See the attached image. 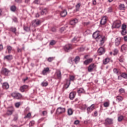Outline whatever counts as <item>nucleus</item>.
I'll return each instance as SVG.
<instances>
[{
	"label": "nucleus",
	"mask_w": 127,
	"mask_h": 127,
	"mask_svg": "<svg viewBox=\"0 0 127 127\" xmlns=\"http://www.w3.org/2000/svg\"><path fill=\"white\" fill-rule=\"evenodd\" d=\"M40 24H41V21L39 19H35L32 21V25L34 27L39 26Z\"/></svg>",
	"instance_id": "39448f33"
},
{
	"label": "nucleus",
	"mask_w": 127,
	"mask_h": 127,
	"mask_svg": "<svg viewBox=\"0 0 127 127\" xmlns=\"http://www.w3.org/2000/svg\"><path fill=\"white\" fill-rule=\"evenodd\" d=\"M77 93H78V94H81L82 93H84V89L79 88V90L77 91Z\"/></svg>",
	"instance_id": "49530a36"
},
{
	"label": "nucleus",
	"mask_w": 127,
	"mask_h": 127,
	"mask_svg": "<svg viewBox=\"0 0 127 127\" xmlns=\"http://www.w3.org/2000/svg\"><path fill=\"white\" fill-rule=\"evenodd\" d=\"M11 96L16 100H20V99L22 98V95L18 92H13L11 94Z\"/></svg>",
	"instance_id": "f03ea898"
},
{
	"label": "nucleus",
	"mask_w": 127,
	"mask_h": 127,
	"mask_svg": "<svg viewBox=\"0 0 127 127\" xmlns=\"http://www.w3.org/2000/svg\"><path fill=\"white\" fill-rule=\"evenodd\" d=\"M118 53H119V50L118 49H115L114 50V53H113V55H114V56L115 55H117Z\"/></svg>",
	"instance_id": "ea45409f"
},
{
	"label": "nucleus",
	"mask_w": 127,
	"mask_h": 127,
	"mask_svg": "<svg viewBox=\"0 0 127 127\" xmlns=\"http://www.w3.org/2000/svg\"><path fill=\"white\" fill-rule=\"evenodd\" d=\"M99 55H103L106 52V50L103 47H100L98 50Z\"/></svg>",
	"instance_id": "ddd939ff"
},
{
	"label": "nucleus",
	"mask_w": 127,
	"mask_h": 127,
	"mask_svg": "<svg viewBox=\"0 0 127 127\" xmlns=\"http://www.w3.org/2000/svg\"><path fill=\"white\" fill-rule=\"evenodd\" d=\"M24 30H25V31H27V32L30 31V28L29 27H24Z\"/></svg>",
	"instance_id": "a19ab883"
},
{
	"label": "nucleus",
	"mask_w": 127,
	"mask_h": 127,
	"mask_svg": "<svg viewBox=\"0 0 127 127\" xmlns=\"http://www.w3.org/2000/svg\"><path fill=\"white\" fill-rule=\"evenodd\" d=\"M76 23H78V19L75 18L70 21L71 25H75Z\"/></svg>",
	"instance_id": "6ab92c4d"
},
{
	"label": "nucleus",
	"mask_w": 127,
	"mask_h": 127,
	"mask_svg": "<svg viewBox=\"0 0 127 127\" xmlns=\"http://www.w3.org/2000/svg\"><path fill=\"white\" fill-rule=\"evenodd\" d=\"M30 118H31V113H29L24 116V119H30Z\"/></svg>",
	"instance_id": "72a5a7b5"
},
{
	"label": "nucleus",
	"mask_w": 127,
	"mask_h": 127,
	"mask_svg": "<svg viewBox=\"0 0 127 127\" xmlns=\"http://www.w3.org/2000/svg\"><path fill=\"white\" fill-rule=\"evenodd\" d=\"M123 78V74H121L120 75H118V80H122Z\"/></svg>",
	"instance_id": "5fc2aeb1"
},
{
	"label": "nucleus",
	"mask_w": 127,
	"mask_h": 127,
	"mask_svg": "<svg viewBox=\"0 0 127 127\" xmlns=\"http://www.w3.org/2000/svg\"><path fill=\"white\" fill-rule=\"evenodd\" d=\"M28 86L25 85H23L22 86L20 87V91L22 93H23V92H24V91H25L26 89H28Z\"/></svg>",
	"instance_id": "a211bd4d"
},
{
	"label": "nucleus",
	"mask_w": 127,
	"mask_h": 127,
	"mask_svg": "<svg viewBox=\"0 0 127 127\" xmlns=\"http://www.w3.org/2000/svg\"><path fill=\"white\" fill-rule=\"evenodd\" d=\"M74 61L75 63H76V64H77V63H78L79 62V61H80V57L76 56L75 57V58L74 59Z\"/></svg>",
	"instance_id": "2f4dec72"
},
{
	"label": "nucleus",
	"mask_w": 127,
	"mask_h": 127,
	"mask_svg": "<svg viewBox=\"0 0 127 127\" xmlns=\"http://www.w3.org/2000/svg\"><path fill=\"white\" fill-rule=\"evenodd\" d=\"M50 71L49 67H45L42 71V74L44 75H47V73H49Z\"/></svg>",
	"instance_id": "f8f14e48"
},
{
	"label": "nucleus",
	"mask_w": 127,
	"mask_h": 127,
	"mask_svg": "<svg viewBox=\"0 0 127 127\" xmlns=\"http://www.w3.org/2000/svg\"><path fill=\"white\" fill-rule=\"evenodd\" d=\"M109 62H110V58H106L105 60H103V64H104V65L108 64Z\"/></svg>",
	"instance_id": "bb28decb"
},
{
	"label": "nucleus",
	"mask_w": 127,
	"mask_h": 127,
	"mask_svg": "<svg viewBox=\"0 0 127 127\" xmlns=\"http://www.w3.org/2000/svg\"><path fill=\"white\" fill-rule=\"evenodd\" d=\"M20 106V102H17L15 104V106L16 108H19Z\"/></svg>",
	"instance_id": "3c124183"
},
{
	"label": "nucleus",
	"mask_w": 127,
	"mask_h": 127,
	"mask_svg": "<svg viewBox=\"0 0 127 127\" xmlns=\"http://www.w3.org/2000/svg\"><path fill=\"white\" fill-rule=\"evenodd\" d=\"M76 96V92H71L69 95V98L70 100H74Z\"/></svg>",
	"instance_id": "2eb2a0df"
},
{
	"label": "nucleus",
	"mask_w": 127,
	"mask_h": 127,
	"mask_svg": "<svg viewBox=\"0 0 127 127\" xmlns=\"http://www.w3.org/2000/svg\"><path fill=\"white\" fill-rule=\"evenodd\" d=\"M54 59H55V57H49V58L47 59V61L48 62H52Z\"/></svg>",
	"instance_id": "f704fd0d"
},
{
	"label": "nucleus",
	"mask_w": 127,
	"mask_h": 127,
	"mask_svg": "<svg viewBox=\"0 0 127 127\" xmlns=\"http://www.w3.org/2000/svg\"><path fill=\"white\" fill-rule=\"evenodd\" d=\"M108 12H112V11H113V8H112V7L108 8Z\"/></svg>",
	"instance_id": "4d7b16f0"
},
{
	"label": "nucleus",
	"mask_w": 127,
	"mask_h": 127,
	"mask_svg": "<svg viewBox=\"0 0 127 127\" xmlns=\"http://www.w3.org/2000/svg\"><path fill=\"white\" fill-rule=\"evenodd\" d=\"M113 72L114 74H116L118 76H119V75H121V72H120V70H118L117 68L113 69Z\"/></svg>",
	"instance_id": "393cba45"
},
{
	"label": "nucleus",
	"mask_w": 127,
	"mask_h": 127,
	"mask_svg": "<svg viewBox=\"0 0 127 127\" xmlns=\"http://www.w3.org/2000/svg\"><path fill=\"white\" fill-rule=\"evenodd\" d=\"M127 30V25L123 24L122 26V30Z\"/></svg>",
	"instance_id": "de8ad7c7"
},
{
	"label": "nucleus",
	"mask_w": 127,
	"mask_h": 127,
	"mask_svg": "<svg viewBox=\"0 0 127 127\" xmlns=\"http://www.w3.org/2000/svg\"><path fill=\"white\" fill-rule=\"evenodd\" d=\"M64 30H65V27H62L60 29L61 32H63V31H64Z\"/></svg>",
	"instance_id": "680f3d73"
},
{
	"label": "nucleus",
	"mask_w": 127,
	"mask_h": 127,
	"mask_svg": "<svg viewBox=\"0 0 127 127\" xmlns=\"http://www.w3.org/2000/svg\"><path fill=\"white\" fill-rule=\"evenodd\" d=\"M4 59L7 60H11V59H12V56L10 55L6 56L4 57Z\"/></svg>",
	"instance_id": "c756f323"
},
{
	"label": "nucleus",
	"mask_w": 127,
	"mask_h": 127,
	"mask_svg": "<svg viewBox=\"0 0 127 127\" xmlns=\"http://www.w3.org/2000/svg\"><path fill=\"white\" fill-rule=\"evenodd\" d=\"M83 25H84V26H86L87 25H89V24H90V22H83Z\"/></svg>",
	"instance_id": "6e6d98bb"
},
{
	"label": "nucleus",
	"mask_w": 127,
	"mask_h": 127,
	"mask_svg": "<svg viewBox=\"0 0 127 127\" xmlns=\"http://www.w3.org/2000/svg\"><path fill=\"white\" fill-rule=\"evenodd\" d=\"M92 62H93V58H90L85 61L84 62V64H85V65H88V64H89V63H92Z\"/></svg>",
	"instance_id": "aec40b11"
},
{
	"label": "nucleus",
	"mask_w": 127,
	"mask_h": 127,
	"mask_svg": "<svg viewBox=\"0 0 127 127\" xmlns=\"http://www.w3.org/2000/svg\"><path fill=\"white\" fill-rule=\"evenodd\" d=\"M127 30H122L121 34L122 35H126L127 34Z\"/></svg>",
	"instance_id": "c03bdc74"
},
{
	"label": "nucleus",
	"mask_w": 127,
	"mask_h": 127,
	"mask_svg": "<svg viewBox=\"0 0 127 127\" xmlns=\"http://www.w3.org/2000/svg\"><path fill=\"white\" fill-rule=\"evenodd\" d=\"M47 13V8H45L41 11V14L42 15H43V14H46Z\"/></svg>",
	"instance_id": "c85d7f7f"
},
{
	"label": "nucleus",
	"mask_w": 127,
	"mask_h": 127,
	"mask_svg": "<svg viewBox=\"0 0 127 127\" xmlns=\"http://www.w3.org/2000/svg\"><path fill=\"white\" fill-rule=\"evenodd\" d=\"M110 106V103L108 102H106L104 103V106L105 108H108V107H109Z\"/></svg>",
	"instance_id": "a18cd8bd"
},
{
	"label": "nucleus",
	"mask_w": 127,
	"mask_h": 127,
	"mask_svg": "<svg viewBox=\"0 0 127 127\" xmlns=\"http://www.w3.org/2000/svg\"><path fill=\"white\" fill-rule=\"evenodd\" d=\"M18 119V117H17V116H15L14 117L13 121L15 122L16 121H17Z\"/></svg>",
	"instance_id": "338daca9"
},
{
	"label": "nucleus",
	"mask_w": 127,
	"mask_h": 127,
	"mask_svg": "<svg viewBox=\"0 0 127 127\" xmlns=\"http://www.w3.org/2000/svg\"><path fill=\"white\" fill-rule=\"evenodd\" d=\"M124 120V116L123 115H120L118 117V122H122Z\"/></svg>",
	"instance_id": "c9c22d12"
},
{
	"label": "nucleus",
	"mask_w": 127,
	"mask_h": 127,
	"mask_svg": "<svg viewBox=\"0 0 127 127\" xmlns=\"http://www.w3.org/2000/svg\"><path fill=\"white\" fill-rule=\"evenodd\" d=\"M78 51L81 52L82 51H84V48H80L78 49Z\"/></svg>",
	"instance_id": "bf43d9fd"
},
{
	"label": "nucleus",
	"mask_w": 127,
	"mask_h": 127,
	"mask_svg": "<svg viewBox=\"0 0 127 127\" xmlns=\"http://www.w3.org/2000/svg\"><path fill=\"white\" fill-rule=\"evenodd\" d=\"M7 50L8 51V53H11V50H12V47L10 46H7Z\"/></svg>",
	"instance_id": "7c9ffc66"
},
{
	"label": "nucleus",
	"mask_w": 127,
	"mask_h": 127,
	"mask_svg": "<svg viewBox=\"0 0 127 127\" xmlns=\"http://www.w3.org/2000/svg\"><path fill=\"white\" fill-rule=\"evenodd\" d=\"M121 40H122V38L121 37L117 38L115 40V45L116 46H119L121 44Z\"/></svg>",
	"instance_id": "dca6fc26"
},
{
	"label": "nucleus",
	"mask_w": 127,
	"mask_h": 127,
	"mask_svg": "<svg viewBox=\"0 0 127 127\" xmlns=\"http://www.w3.org/2000/svg\"><path fill=\"white\" fill-rule=\"evenodd\" d=\"M34 2H35V3H37V4H38L40 3V1H39V0H35L34 1Z\"/></svg>",
	"instance_id": "0e129e2a"
},
{
	"label": "nucleus",
	"mask_w": 127,
	"mask_h": 127,
	"mask_svg": "<svg viewBox=\"0 0 127 127\" xmlns=\"http://www.w3.org/2000/svg\"><path fill=\"white\" fill-rule=\"evenodd\" d=\"M42 114V115L44 116H47V114H48L47 111H43Z\"/></svg>",
	"instance_id": "864d4df0"
},
{
	"label": "nucleus",
	"mask_w": 127,
	"mask_h": 127,
	"mask_svg": "<svg viewBox=\"0 0 127 127\" xmlns=\"http://www.w3.org/2000/svg\"><path fill=\"white\" fill-rule=\"evenodd\" d=\"M9 31H11L13 33L16 34V28L14 27H11L9 28Z\"/></svg>",
	"instance_id": "4be33fe9"
},
{
	"label": "nucleus",
	"mask_w": 127,
	"mask_h": 127,
	"mask_svg": "<svg viewBox=\"0 0 127 127\" xmlns=\"http://www.w3.org/2000/svg\"><path fill=\"white\" fill-rule=\"evenodd\" d=\"M72 48L73 46L70 44H66L64 47V49L65 52H69L70 50H72Z\"/></svg>",
	"instance_id": "20e7f679"
},
{
	"label": "nucleus",
	"mask_w": 127,
	"mask_h": 127,
	"mask_svg": "<svg viewBox=\"0 0 127 127\" xmlns=\"http://www.w3.org/2000/svg\"><path fill=\"white\" fill-rule=\"evenodd\" d=\"M55 74L58 79H61L62 75L61 74V71H60V70L57 69Z\"/></svg>",
	"instance_id": "4468645a"
},
{
	"label": "nucleus",
	"mask_w": 127,
	"mask_h": 127,
	"mask_svg": "<svg viewBox=\"0 0 127 127\" xmlns=\"http://www.w3.org/2000/svg\"><path fill=\"white\" fill-rule=\"evenodd\" d=\"M66 112V109L63 107H59L56 110L57 115H61V114H64Z\"/></svg>",
	"instance_id": "7ed1b4c3"
},
{
	"label": "nucleus",
	"mask_w": 127,
	"mask_h": 127,
	"mask_svg": "<svg viewBox=\"0 0 127 127\" xmlns=\"http://www.w3.org/2000/svg\"><path fill=\"white\" fill-rule=\"evenodd\" d=\"M12 113H13V109L11 108V109L7 110L6 115L7 116H11V115H12Z\"/></svg>",
	"instance_id": "412c9836"
},
{
	"label": "nucleus",
	"mask_w": 127,
	"mask_h": 127,
	"mask_svg": "<svg viewBox=\"0 0 127 127\" xmlns=\"http://www.w3.org/2000/svg\"><path fill=\"white\" fill-rule=\"evenodd\" d=\"M119 9H121V10H124V9H125V4H120L119 5Z\"/></svg>",
	"instance_id": "e433bc0d"
},
{
	"label": "nucleus",
	"mask_w": 127,
	"mask_h": 127,
	"mask_svg": "<svg viewBox=\"0 0 127 127\" xmlns=\"http://www.w3.org/2000/svg\"><path fill=\"white\" fill-rule=\"evenodd\" d=\"M69 80H67L66 81V83L65 84V86H67L66 87V89H67V88H69V86H70V84H71L70 81H74L75 80V76L74 75H70Z\"/></svg>",
	"instance_id": "6e6552de"
},
{
	"label": "nucleus",
	"mask_w": 127,
	"mask_h": 127,
	"mask_svg": "<svg viewBox=\"0 0 127 127\" xmlns=\"http://www.w3.org/2000/svg\"><path fill=\"white\" fill-rule=\"evenodd\" d=\"M106 22H107V17L106 16H104L101 19L100 21V24H101L102 25H104L106 24Z\"/></svg>",
	"instance_id": "f3484780"
},
{
	"label": "nucleus",
	"mask_w": 127,
	"mask_h": 127,
	"mask_svg": "<svg viewBox=\"0 0 127 127\" xmlns=\"http://www.w3.org/2000/svg\"><path fill=\"white\" fill-rule=\"evenodd\" d=\"M95 108H96V105H95V104H92L91 106L88 107L87 109V114L92 113V112L95 110Z\"/></svg>",
	"instance_id": "9b49d317"
},
{
	"label": "nucleus",
	"mask_w": 127,
	"mask_h": 127,
	"mask_svg": "<svg viewBox=\"0 0 127 127\" xmlns=\"http://www.w3.org/2000/svg\"><path fill=\"white\" fill-rule=\"evenodd\" d=\"M93 37L94 39H96L97 42H100V45L101 46L107 40V37L105 36L101 35V32L99 31H96L93 33Z\"/></svg>",
	"instance_id": "f257e3e1"
},
{
	"label": "nucleus",
	"mask_w": 127,
	"mask_h": 127,
	"mask_svg": "<svg viewBox=\"0 0 127 127\" xmlns=\"http://www.w3.org/2000/svg\"><path fill=\"white\" fill-rule=\"evenodd\" d=\"M79 123H80V121H79V120H76L74 121V125H79Z\"/></svg>",
	"instance_id": "13d9d810"
},
{
	"label": "nucleus",
	"mask_w": 127,
	"mask_h": 127,
	"mask_svg": "<svg viewBox=\"0 0 127 127\" xmlns=\"http://www.w3.org/2000/svg\"><path fill=\"white\" fill-rule=\"evenodd\" d=\"M113 28H120L121 27V21L117 20L113 23L112 25Z\"/></svg>",
	"instance_id": "1a4fd4ad"
},
{
	"label": "nucleus",
	"mask_w": 127,
	"mask_h": 127,
	"mask_svg": "<svg viewBox=\"0 0 127 127\" xmlns=\"http://www.w3.org/2000/svg\"><path fill=\"white\" fill-rule=\"evenodd\" d=\"M80 6H81V4L80 3H78L76 5L75 7L76 11H78L79 10V9H80Z\"/></svg>",
	"instance_id": "79ce46f5"
},
{
	"label": "nucleus",
	"mask_w": 127,
	"mask_h": 127,
	"mask_svg": "<svg viewBox=\"0 0 127 127\" xmlns=\"http://www.w3.org/2000/svg\"><path fill=\"white\" fill-rule=\"evenodd\" d=\"M61 15L63 17H64L66 15H67V10H64L61 12Z\"/></svg>",
	"instance_id": "b1692460"
},
{
	"label": "nucleus",
	"mask_w": 127,
	"mask_h": 127,
	"mask_svg": "<svg viewBox=\"0 0 127 127\" xmlns=\"http://www.w3.org/2000/svg\"><path fill=\"white\" fill-rule=\"evenodd\" d=\"M124 38L125 41H126L127 42V36H125L124 37Z\"/></svg>",
	"instance_id": "774afa93"
},
{
	"label": "nucleus",
	"mask_w": 127,
	"mask_h": 127,
	"mask_svg": "<svg viewBox=\"0 0 127 127\" xmlns=\"http://www.w3.org/2000/svg\"><path fill=\"white\" fill-rule=\"evenodd\" d=\"M10 9L11 11H15V10H16V7H15V6L14 5L11 6L10 7Z\"/></svg>",
	"instance_id": "37998d69"
},
{
	"label": "nucleus",
	"mask_w": 127,
	"mask_h": 127,
	"mask_svg": "<svg viewBox=\"0 0 127 127\" xmlns=\"http://www.w3.org/2000/svg\"><path fill=\"white\" fill-rule=\"evenodd\" d=\"M35 124V122L34 121H31L30 123V126H32L33 125H34Z\"/></svg>",
	"instance_id": "052dcab7"
},
{
	"label": "nucleus",
	"mask_w": 127,
	"mask_h": 127,
	"mask_svg": "<svg viewBox=\"0 0 127 127\" xmlns=\"http://www.w3.org/2000/svg\"><path fill=\"white\" fill-rule=\"evenodd\" d=\"M127 49V45H123L121 46V51H124V50H126Z\"/></svg>",
	"instance_id": "58836bf2"
},
{
	"label": "nucleus",
	"mask_w": 127,
	"mask_h": 127,
	"mask_svg": "<svg viewBox=\"0 0 127 127\" xmlns=\"http://www.w3.org/2000/svg\"><path fill=\"white\" fill-rule=\"evenodd\" d=\"M117 102H122L123 101V97L121 96H118L116 97Z\"/></svg>",
	"instance_id": "473e14b6"
},
{
	"label": "nucleus",
	"mask_w": 127,
	"mask_h": 127,
	"mask_svg": "<svg viewBox=\"0 0 127 127\" xmlns=\"http://www.w3.org/2000/svg\"><path fill=\"white\" fill-rule=\"evenodd\" d=\"M95 117H98V111H96L94 113Z\"/></svg>",
	"instance_id": "e2e57ef3"
},
{
	"label": "nucleus",
	"mask_w": 127,
	"mask_h": 127,
	"mask_svg": "<svg viewBox=\"0 0 127 127\" xmlns=\"http://www.w3.org/2000/svg\"><path fill=\"white\" fill-rule=\"evenodd\" d=\"M67 114L68 116H72L73 115V110H72V109L69 108L68 109Z\"/></svg>",
	"instance_id": "cd10ccee"
},
{
	"label": "nucleus",
	"mask_w": 127,
	"mask_h": 127,
	"mask_svg": "<svg viewBox=\"0 0 127 127\" xmlns=\"http://www.w3.org/2000/svg\"><path fill=\"white\" fill-rule=\"evenodd\" d=\"M118 60L121 63H124V62L125 61V58H124V56L122 55L121 56L119 57V58H118Z\"/></svg>",
	"instance_id": "a878e982"
},
{
	"label": "nucleus",
	"mask_w": 127,
	"mask_h": 127,
	"mask_svg": "<svg viewBox=\"0 0 127 127\" xmlns=\"http://www.w3.org/2000/svg\"><path fill=\"white\" fill-rule=\"evenodd\" d=\"M2 88L3 89H7L8 88H9V85H8V83L6 82H4L2 84Z\"/></svg>",
	"instance_id": "5701e85b"
},
{
	"label": "nucleus",
	"mask_w": 127,
	"mask_h": 127,
	"mask_svg": "<svg viewBox=\"0 0 127 127\" xmlns=\"http://www.w3.org/2000/svg\"><path fill=\"white\" fill-rule=\"evenodd\" d=\"M9 72H10V70H8V69L6 68L3 67L2 68L0 71L1 74H2V75H4V76H7Z\"/></svg>",
	"instance_id": "423d86ee"
},
{
	"label": "nucleus",
	"mask_w": 127,
	"mask_h": 127,
	"mask_svg": "<svg viewBox=\"0 0 127 127\" xmlns=\"http://www.w3.org/2000/svg\"><path fill=\"white\" fill-rule=\"evenodd\" d=\"M55 44H56V41H55V40H52L50 42V45H55Z\"/></svg>",
	"instance_id": "09e8293b"
},
{
	"label": "nucleus",
	"mask_w": 127,
	"mask_h": 127,
	"mask_svg": "<svg viewBox=\"0 0 127 127\" xmlns=\"http://www.w3.org/2000/svg\"><path fill=\"white\" fill-rule=\"evenodd\" d=\"M122 76H123V78H124V79H127V73H122Z\"/></svg>",
	"instance_id": "8fccbe9b"
},
{
	"label": "nucleus",
	"mask_w": 127,
	"mask_h": 127,
	"mask_svg": "<svg viewBox=\"0 0 127 127\" xmlns=\"http://www.w3.org/2000/svg\"><path fill=\"white\" fill-rule=\"evenodd\" d=\"M41 86H42V87H46V86H48V82L43 81L41 83Z\"/></svg>",
	"instance_id": "4c0bfd02"
},
{
	"label": "nucleus",
	"mask_w": 127,
	"mask_h": 127,
	"mask_svg": "<svg viewBox=\"0 0 127 127\" xmlns=\"http://www.w3.org/2000/svg\"><path fill=\"white\" fill-rule=\"evenodd\" d=\"M22 50V49H19V48H17V52H19V53L21 52Z\"/></svg>",
	"instance_id": "69168bd1"
},
{
	"label": "nucleus",
	"mask_w": 127,
	"mask_h": 127,
	"mask_svg": "<svg viewBox=\"0 0 127 127\" xmlns=\"http://www.w3.org/2000/svg\"><path fill=\"white\" fill-rule=\"evenodd\" d=\"M97 69V65L95 64H92L89 65L88 67V71L89 72H93L94 70H96Z\"/></svg>",
	"instance_id": "0eeeda50"
},
{
	"label": "nucleus",
	"mask_w": 127,
	"mask_h": 127,
	"mask_svg": "<svg viewBox=\"0 0 127 127\" xmlns=\"http://www.w3.org/2000/svg\"><path fill=\"white\" fill-rule=\"evenodd\" d=\"M119 93H120V94H123V93H125V89H124V88L120 89Z\"/></svg>",
	"instance_id": "603ef678"
},
{
	"label": "nucleus",
	"mask_w": 127,
	"mask_h": 127,
	"mask_svg": "<svg viewBox=\"0 0 127 127\" xmlns=\"http://www.w3.org/2000/svg\"><path fill=\"white\" fill-rule=\"evenodd\" d=\"M114 120L113 119L107 118L105 120L104 125H113Z\"/></svg>",
	"instance_id": "9d476101"
}]
</instances>
